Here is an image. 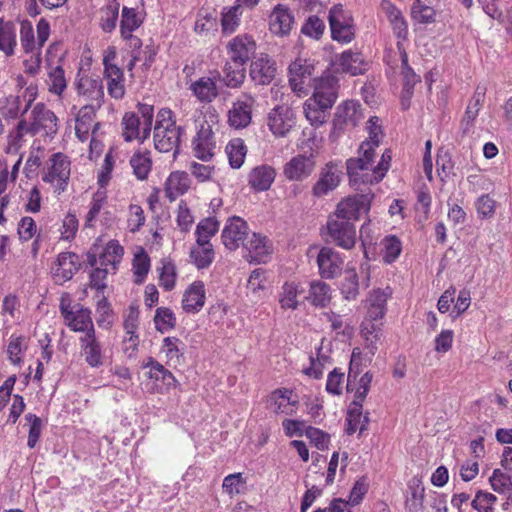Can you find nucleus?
I'll return each mask as SVG.
<instances>
[{
	"label": "nucleus",
	"mask_w": 512,
	"mask_h": 512,
	"mask_svg": "<svg viewBox=\"0 0 512 512\" xmlns=\"http://www.w3.org/2000/svg\"><path fill=\"white\" fill-rule=\"evenodd\" d=\"M327 230L328 235L337 246L347 250L355 246L356 229L351 222L330 217L327 221Z\"/></svg>",
	"instance_id": "6"
},
{
	"label": "nucleus",
	"mask_w": 512,
	"mask_h": 512,
	"mask_svg": "<svg viewBox=\"0 0 512 512\" xmlns=\"http://www.w3.org/2000/svg\"><path fill=\"white\" fill-rule=\"evenodd\" d=\"M226 153L230 166L234 169L240 168L244 163L247 153L244 141L240 138L230 140L226 146Z\"/></svg>",
	"instance_id": "42"
},
{
	"label": "nucleus",
	"mask_w": 512,
	"mask_h": 512,
	"mask_svg": "<svg viewBox=\"0 0 512 512\" xmlns=\"http://www.w3.org/2000/svg\"><path fill=\"white\" fill-rule=\"evenodd\" d=\"M385 253L383 259L386 263L394 262L401 253V242L396 236H389L384 239Z\"/></svg>",
	"instance_id": "63"
},
{
	"label": "nucleus",
	"mask_w": 512,
	"mask_h": 512,
	"mask_svg": "<svg viewBox=\"0 0 512 512\" xmlns=\"http://www.w3.org/2000/svg\"><path fill=\"white\" fill-rule=\"evenodd\" d=\"M339 79L331 72H325L314 80V91L310 98L332 108L338 98Z\"/></svg>",
	"instance_id": "10"
},
{
	"label": "nucleus",
	"mask_w": 512,
	"mask_h": 512,
	"mask_svg": "<svg viewBox=\"0 0 512 512\" xmlns=\"http://www.w3.org/2000/svg\"><path fill=\"white\" fill-rule=\"evenodd\" d=\"M496 501L497 497L494 494L478 491L471 505L479 512H493L492 506Z\"/></svg>",
	"instance_id": "61"
},
{
	"label": "nucleus",
	"mask_w": 512,
	"mask_h": 512,
	"mask_svg": "<svg viewBox=\"0 0 512 512\" xmlns=\"http://www.w3.org/2000/svg\"><path fill=\"white\" fill-rule=\"evenodd\" d=\"M390 292L382 289L373 290L367 299V317L372 321L380 320L386 313V302Z\"/></svg>",
	"instance_id": "31"
},
{
	"label": "nucleus",
	"mask_w": 512,
	"mask_h": 512,
	"mask_svg": "<svg viewBox=\"0 0 512 512\" xmlns=\"http://www.w3.org/2000/svg\"><path fill=\"white\" fill-rule=\"evenodd\" d=\"M253 104L254 99L246 94L237 99L228 112L230 126L236 129L247 127L251 123Z\"/></svg>",
	"instance_id": "19"
},
{
	"label": "nucleus",
	"mask_w": 512,
	"mask_h": 512,
	"mask_svg": "<svg viewBox=\"0 0 512 512\" xmlns=\"http://www.w3.org/2000/svg\"><path fill=\"white\" fill-rule=\"evenodd\" d=\"M338 65L343 72L353 76L363 74L366 70L362 54L352 50L344 51L340 55Z\"/></svg>",
	"instance_id": "34"
},
{
	"label": "nucleus",
	"mask_w": 512,
	"mask_h": 512,
	"mask_svg": "<svg viewBox=\"0 0 512 512\" xmlns=\"http://www.w3.org/2000/svg\"><path fill=\"white\" fill-rule=\"evenodd\" d=\"M205 303V287L203 282H194L184 293L182 306L186 312H198Z\"/></svg>",
	"instance_id": "28"
},
{
	"label": "nucleus",
	"mask_w": 512,
	"mask_h": 512,
	"mask_svg": "<svg viewBox=\"0 0 512 512\" xmlns=\"http://www.w3.org/2000/svg\"><path fill=\"white\" fill-rule=\"evenodd\" d=\"M183 133V127L176 125V120L170 109L163 108L157 113L153 135L156 150L162 153L173 151L176 155Z\"/></svg>",
	"instance_id": "2"
},
{
	"label": "nucleus",
	"mask_w": 512,
	"mask_h": 512,
	"mask_svg": "<svg viewBox=\"0 0 512 512\" xmlns=\"http://www.w3.org/2000/svg\"><path fill=\"white\" fill-rule=\"evenodd\" d=\"M65 323L71 330L85 334L94 329L91 311L88 308L79 307Z\"/></svg>",
	"instance_id": "40"
},
{
	"label": "nucleus",
	"mask_w": 512,
	"mask_h": 512,
	"mask_svg": "<svg viewBox=\"0 0 512 512\" xmlns=\"http://www.w3.org/2000/svg\"><path fill=\"white\" fill-rule=\"evenodd\" d=\"M220 227L215 217L202 219L196 226L195 236L197 244H211L210 239L216 235Z\"/></svg>",
	"instance_id": "39"
},
{
	"label": "nucleus",
	"mask_w": 512,
	"mask_h": 512,
	"mask_svg": "<svg viewBox=\"0 0 512 512\" xmlns=\"http://www.w3.org/2000/svg\"><path fill=\"white\" fill-rule=\"evenodd\" d=\"M50 161L52 163L51 167L48 173L43 176V181L56 184L57 191L59 193L63 192L70 177V161L62 153L53 154Z\"/></svg>",
	"instance_id": "12"
},
{
	"label": "nucleus",
	"mask_w": 512,
	"mask_h": 512,
	"mask_svg": "<svg viewBox=\"0 0 512 512\" xmlns=\"http://www.w3.org/2000/svg\"><path fill=\"white\" fill-rule=\"evenodd\" d=\"M130 165L136 178L145 180L151 171L152 161L148 153L136 152L130 159Z\"/></svg>",
	"instance_id": "45"
},
{
	"label": "nucleus",
	"mask_w": 512,
	"mask_h": 512,
	"mask_svg": "<svg viewBox=\"0 0 512 512\" xmlns=\"http://www.w3.org/2000/svg\"><path fill=\"white\" fill-rule=\"evenodd\" d=\"M340 290L346 300L356 299L359 294V282L357 273L354 269H348L345 271Z\"/></svg>",
	"instance_id": "51"
},
{
	"label": "nucleus",
	"mask_w": 512,
	"mask_h": 512,
	"mask_svg": "<svg viewBox=\"0 0 512 512\" xmlns=\"http://www.w3.org/2000/svg\"><path fill=\"white\" fill-rule=\"evenodd\" d=\"M436 12L432 6L425 4L423 0H416L411 7V17L421 24H430L435 21Z\"/></svg>",
	"instance_id": "49"
},
{
	"label": "nucleus",
	"mask_w": 512,
	"mask_h": 512,
	"mask_svg": "<svg viewBox=\"0 0 512 512\" xmlns=\"http://www.w3.org/2000/svg\"><path fill=\"white\" fill-rule=\"evenodd\" d=\"M190 187V179L185 172H172L165 184V195L172 202Z\"/></svg>",
	"instance_id": "30"
},
{
	"label": "nucleus",
	"mask_w": 512,
	"mask_h": 512,
	"mask_svg": "<svg viewBox=\"0 0 512 512\" xmlns=\"http://www.w3.org/2000/svg\"><path fill=\"white\" fill-rule=\"evenodd\" d=\"M305 436L313 443L319 450H325L328 448L330 436L326 432L308 426L305 430Z\"/></svg>",
	"instance_id": "62"
},
{
	"label": "nucleus",
	"mask_w": 512,
	"mask_h": 512,
	"mask_svg": "<svg viewBox=\"0 0 512 512\" xmlns=\"http://www.w3.org/2000/svg\"><path fill=\"white\" fill-rule=\"evenodd\" d=\"M154 323L157 331L166 333L175 327L176 317L171 309L159 307L155 312Z\"/></svg>",
	"instance_id": "50"
},
{
	"label": "nucleus",
	"mask_w": 512,
	"mask_h": 512,
	"mask_svg": "<svg viewBox=\"0 0 512 512\" xmlns=\"http://www.w3.org/2000/svg\"><path fill=\"white\" fill-rule=\"evenodd\" d=\"M80 343L86 363L92 368L102 366V346L96 338L95 329L89 330L88 333L81 337Z\"/></svg>",
	"instance_id": "22"
},
{
	"label": "nucleus",
	"mask_w": 512,
	"mask_h": 512,
	"mask_svg": "<svg viewBox=\"0 0 512 512\" xmlns=\"http://www.w3.org/2000/svg\"><path fill=\"white\" fill-rule=\"evenodd\" d=\"M123 253L124 249L117 241H110L99 257V265L104 268L110 265L115 270L122 259Z\"/></svg>",
	"instance_id": "41"
},
{
	"label": "nucleus",
	"mask_w": 512,
	"mask_h": 512,
	"mask_svg": "<svg viewBox=\"0 0 512 512\" xmlns=\"http://www.w3.org/2000/svg\"><path fill=\"white\" fill-rule=\"evenodd\" d=\"M123 137L125 141L130 142L137 138H140V118L137 114L129 112L125 113L122 119Z\"/></svg>",
	"instance_id": "53"
},
{
	"label": "nucleus",
	"mask_w": 512,
	"mask_h": 512,
	"mask_svg": "<svg viewBox=\"0 0 512 512\" xmlns=\"http://www.w3.org/2000/svg\"><path fill=\"white\" fill-rule=\"evenodd\" d=\"M267 125L278 137H284L295 125V114L287 106H277L268 114Z\"/></svg>",
	"instance_id": "16"
},
{
	"label": "nucleus",
	"mask_w": 512,
	"mask_h": 512,
	"mask_svg": "<svg viewBox=\"0 0 512 512\" xmlns=\"http://www.w3.org/2000/svg\"><path fill=\"white\" fill-rule=\"evenodd\" d=\"M369 210L370 199L367 195L361 194L342 200L337 205L332 217L350 222L351 220H358L362 214H367Z\"/></svg>",
	"instance_id": "8"
},
{
	"label": "nucleus",
	"mask_w": 512,
	"mask_h": 512,
	"mask_svg": "<svg viewBox=\"0 0 512 512\" xmlns=\"http://www.w3.org/2000/svg\"><path fill=\"white\" fill-rule=\"evenodd\" d=\"M150 259L145 253L135 255L133 260V271L136 284H142L149 272Z\"/></svg>",
	"instance_id": "59"
},
{
	"label": "nucleus",
	"mask_w": 512,
	"mask_h": 512,
	"mask_svg": "<svg viewBox=\"0 0 512 512\" xmlns=\"http://www.w3.org/2000/svg\"><path fill=\"white\" fill-rule=\"evenodd\" d=\"M328 21L334 41L347 44L354 40L356 34L354 18L342 4H335L330 8Z\"/></svg>",
	"instance_id": "3"
},
{
	"label": "nucleus",
	"mask_w": 512,
	"mask_h": 512,
	"mask_svg": "<svg viewBox=\"0 0 512 512\" xmlns=\"http://www.w3.org/2000/svg\"><path fill=\"white\" fill-rule=\"evenodd\" d=\"M184 344L176 337H166L163 340V352L165 353L168 362L174 364L180 363V358L183 357Z\"/></svg>",
	"instance_id": "54"
},
{
	"label": "nucleus",
	"mask_w": 512,
	"mask_h": 512,
	"mask_svg": "<svg viewBox=\"0 0 512 512\" xmlns=\"http://www.w3.org/2000/svg\"><path fill=\"white\" fill-rule=\"evenodd\" d=\"M20 97L9 95L0 98V113L5 119H16L20 111Z\"/></svg>",
	"instance_id": "56"
},
{
	"label": "nucleus",
	"mask_w": 512,
	"mask_h": 512,
	"mask_svg": "<svg viewBox=\"0 0 512 512\" xmlns=\"http://www.w3.org/2000/svg\"><path fill=\"white\" fill-rule=\"evenodd\" d=\"M341 174L342 171L337 164L327 163L320 171L319 179L312 188V194L315 197H322L336 189L341 181Z\"/></svg>",
	"instance_id": "18"
},
{
	"label": "nucleus",
	"mask_w": 512,
	"mask_h": 512,
	"mask_svg": "<svg viewBox=\"0 0 512 512\" xmlns=\"http://www.w3.org/2000/svg\"><path fill=\"white\" fill-rule=\"evenodd\" d=\"M292 391L289 389H277L271 395L272 406L276 413L286 412L287 405H295L296 401H291Z\"/></svg>",
	"instance_id": "60"
},
{
	"label": "nucleus",
	"mask_w": 512,
	"mask_h": 512,
	"mask_svg": "<svg viewBox=\"0 0 512 512\" xmlns=\"http://www.w3.org/2000/svg\"><path fill=\"white\" fill-rule=\"evenodd\" d=\"M294 17L292 12L284 5L278 4L270 14V31L278 36H285L290 33Z\"/></svg>",
	"instance_id": "24"
},
{
	"label": "nucleus",
	"mask_w": 512,
	"mask_h": 512,
	"mask_svg": "<svg viewBox=\"0 0 512 512\" xmlns=\"http://www.w3.org/2000/svg\"><path fill=\"white\" fill-rule=\"evenodd\" d=\"M313 66L306 59H296L289 66V83L293 91L301 92L304 81L312 75Z\"/></svg>",
	"instance_id": "26"
},
{
	"label": "nucleus",
	"mask_w": 512,
	"mask_h": 512,
	"mask_svg": "<svg viewBox=\"0 0 512 512\" xmlns=\"http://www.w3.org/2000/svg\"><path fill=\"white\" fill-rule=\"evenodd\" d=\"M242 8L236 4L228 9L224 8L221 18V26L224 34H232L240 24Z\"/></svg>",
	"instance_id": "47"
},
{
	"label": "nucleus",
	"mask_w": 512,
	"mask_h": 512,
	"mask_svg": "<svg viewBox=\"0 0 512 512\" xmlns=\"http://www.w3.org/2000/svg\"><path fill=\"white\" fill-rule=\"evenodd\" d=\"M138 318V308L131 305L124 320V329L130 336L125 338L124 343H131L132 351L137 350L138 346V335L135 334V331L138 327Z\"/></svg>",
	"instance_id": "44"
},
{
	"label": "nucleus",
	"mask_w": 512,
	"mask_h": 512,
	"mask_svg": "<svg viewBox=\"0 0 512 512\" xmlns=\"http://www.w3.org/2000/svg\"><path fill=\"white\" fill-rule=\"evenodd\" d=\"M217 74L228 88H239L246 78V66L226 60L222 74Z\"/></svg>",
	"instance_id": "29"
},
{
	"label": "nucleus",
	"mask_w": 512,
	"mask_h": 512,
	"mask_svg": "<svg viewBox=\"0 0 512 512\" xmlns=\"http://www.w3.org/2000/svg\"><path fill=\"white\" fill-rule=\"evenodd\" d=\"M325 31V24L316 15L309 16L302 25L301 32L311 38L319 39Z\"/></svg>",
	"instance_id": "57"
},
{
	"label": "nucleus",
	"mask_w": 512,
	"mask_h": 512,
	"mask_svg": "<svg viewBox=\"0 0 512 512\" xmlns=\"http://www.w3.org/2000/svg\"><path fill=\"white\" fill-rule=\"evenodd\" d=\"M298 289L295 283L286 282L279 294V303L282 309L295 310L298 307Z\"/></svg>",
	"instance_id": "55"
},
{
	"label": "nucleus",
	"mask_w": 512,
	"mask_h": 512,
	"mask_svg": "<svg viewBox=\"0 0 512 512\" xmlns=\"http://www.w3.org/2000/svg\"><path fill=\"white\" fill-rule=\"evenodd\" d=\"M256 42L248 34L237 35L226 45L227 60L241 65H247L256 51Z\"/></svg>",
	"instance_id": "5"
},
{
	"label": "nucleus",
	"mask_w": 512,
	"mask_h": 512,
	"mask_svg": "<svg viewBox=\"0 0 512 512\" xmlns=\"http://www.w3.org/2000/svg\"><path fill=\"white\" fill-rule=\"evenodd\" d=\"M81 264L79 256L73 252L60 253L51 267L52 278L57 285L72 279Z\"/></svg>",
	"instance_id": "9"
},
{
	"label": "nucleus",
	"mask_w": 512,
	"mask_h": 512,
	"mask_svg": "<svg viewBox=\"0 0 512 512\" xmlns=\"http://www.w3.org/2000/svg\"><path fill=\"white\" fill-rule=\"evenodd\" d=\"M76 89L79 95L86 97L91 101V105L100 108L104 102V86L100 78L82 76L76 83Z\"/></svg>",
	"instance_id": "20"
},
{
	"label": "nucleus",
	"mask_w": 512,
	"mask_h": 512,
	"mask_svg": "<svg viewBox=\"0 0 512 512\" xmlns=\"http://www.w3.org/2000/svg\"><path fill=\"white\" fill-rule=\"evenodd\" d=\"M119 3L116 0H111L105 7L100 11V26L104 32H111L115 29L118 14H119Z\"/></svg>",
	"instance_id": "46"
},
{
	"label": "nucleus",
	"mask_w": 512,
	"mask_h": 512,
	"mask_svg": "<svg viewBox=\"0 0 512 512\" xmlns=\"http://www.w3.org/2000/svg\"><path fill=\"white\" fill-rule=\"evenodd\" d=\"M16 40V26L12 21H5L0 18V51L6 56L14 54Z\"/></svg>",
	"instance_id": "36"
},
{
	"label": "nucleus",
	"mask_w": 512,
	"mask_h": 512,
	"mask_svg": "<svg viewBox=\"0 0 512 512\" xmlns=\"http://www.w3.org/2000/svg\"><path fill=\"white\" fill-rule=\"evenodd\" d=\"M492 489L500 494H512V470L495 469L489 478Z\"/></svg>",
	"instance_id": "43"
},
{
	"label": "nucleus",
	"mask_w": 512,
	"mask_h": 512,
	"mask_svg": "<svg viewBox=\"0 0 512 512\" xmlns=\"http://www.w3.org/2000/svg\"><path fill=\"white\" fill-rule=\"evenodd\" d=\"M377 131L378 129L374 128L370 139L362 142L358 150L359 156L350 158L346 162L349 181L353 186L380 182L390 167L392 156L389 149L384 151L377 166H373L375 148L380 143L379 139H377Z\"/></svg>",
	"instance_id": "1"
},
{
	"label": "nucleus",
	"mask_w": 512,
	"mask_h": 512,
	"mask_svg": "<svg viewBox=\"0 0 512 512\" xmlns=\"http://www.w3.org/2000/svg\"><path fill=\"white\" fill-rule=\"evenodd\" d=\"M243 248L247 251L245 257L248 261L256 263H266L272 252L270 240L258 233H252L243 243Z\"/></svg>",
	"instance_id": "17"
},
{
	"label": "nucleus",
	"mask_w": 512,
	"mask_h": 512,
	"mask_svg": "<svg viewBox=\"0 0 512 512\" xmlns=\"http://www.w3.org/2000/svg\"><path fill=\"white\" fill-rule=\"evenodd\" d=\"M317 264L320 275L326 279L336 277L343 265L340 255L330 247H323L318 254Z\"/></svg>",
	"instance_id": "21"
},
{
	"label": "nucleus",
	"mask_w": 512,
	"mask_h": 512,
	"mask_svg": "<svg viewBox=\"0 0 512 512\" xmlns=\"http://www.w3.org/2000/svg\"><path fill=\"white\" fill-rule=\"evenodd\" d=\"M31 121L28 122L29 134L35 136L41 130H45L47 135L57 132V117L49 110L45 104L37 103L31 110Z\"/></svg>",
	"instance_id": "7"
},
{
	"label": "nucleus",
	"mask_w": 512,
	"mask_h": 512,
	"mask_svg": "<svg viewBox=\"0 0 512 512\" xmlns=\"http://www.w3.org/2000/svg\"><path fill=\"white\" fill-rule=\"evenodd\" d=\"M303 108L307 120L314 127H319L327 121L329 110L331 109L321 103V101H316L312 98H308L305 101Z\"/></svg>",
	"instance_id": "32"
},
{
	"label": "nucleus",
	"mask_w": 512,
	"mask_h": 512,
	"mask_svg": "<svg viewBox=\"0 0 512 512\" xmlns=\"http://www.w3.org/2000/svg\"><path fill=\"white\" fill-rule=\"evenodd\" d=\"M190 90L201 102L210 103L218 96L216 82L210 77H201L190 85Z\"/></svg>",
	"instance_id": "33"
},
{
	"label": "nucleus",
	"mask_w": 512,
	"mask_h": 512,
	"mask_svg": "<svg viewBox=\"0 0 512 512\" xmlns=\"http://www.w3.org/2000/svg\"><path fill=\"white\" fill-rule=\"evenodd\" d=\"M276 177V171L272 166L263 164L254 167L248 175V184L257 191H267Z\"/></svg>",
	"instance_id": "25"
},
{
	"label": "nucleus",
	"mask_w": 512,
	"mask_h": 512,
	"mask_svg": "<svg viewBox=\"0 0 512 512\" xmlns=\"http://www.w3.org/2000/svg\"><path fill=\"white\" fill-rule=\"evenodd\" d=\"M249 237V227L247 223L240 217L233 216L228 219L221 238L224 246L233 251L246 242Z\"/></svg>",
	"instance_id": "11"
},
{
	"label": "nucleus",
	"mask_w": 512,
	"mask_h": 512,
	"mask_svg": "<svg viewBox=\"0 0 512 512\" xmlns=\"http://www.w3.org/2000/svg\"><path fill=\"white\" fill-rule=\"evenodd\" d=\"M307 299L313 306L321 308L326 307L331 301L330 286L321 280L312 281L310 283Z\"/></svg>",
	"instance_id": "37"
},
{
	"label": "nucleus",
	"mask_w": 512,
	"mask_h": 512,
	"mask_svg": "<svg viewBox=\"0 0 512 512\" xmlns=\"http://www.w3.org/2000/svg\"><path fill=\"white\" fill-rule=\"evenodd\" d=\"M189 257L197 269L208 268L215 259V251L212 244H197L191 247Z\"/></svg>",
	"instance_id": "35"
},
{
	"label": "nucleus",
	"mask_w": 512,
	"mask_h": 512,
	"mask_svg": "<svg viewBox=\"0 0 512 512\" xmlns=\"http://www.w3.org/2000/svg\"><path fill=\"white\" fill-rule=\"evenodd\" d=\"M143 19L134 8L123 7L120 22L121 35H130L141 26Z\"/></svg>",
	"instance_id": "48"
},
{
	"label": "nucleus",
	"mask_w": 512,
	"mask_h": 512,
	"mask_svg": "<svg viewBox=\"0 0 512 512\" xmlns=\"http://www.w3.org/2000/svg\"><path fill=\"white\" fill-rule=\"evenodd\" d=\"M361 104L354 100H346L339 104L332 120L329 138L336 141L347 129L354 128L362 120Z\"/></svg>",
	"instance_id": "4"
},
{
	"label": "nucleus",
	"mask_w": 512,
	"mask_h": 512,
	"mask_svg": "<svg viewBox=\"0 0 512 512\" xmlns=\"http://www.w3.org/2000/svg\"><path fill=\"white\" fill-rule=\"evenodd\" d=\"M410 497L406 499V508L409 512H420L424 508L425 488L418 477H413L408 483Z\"/></svg>",
	"instance_id": "38"
},
{
	"label": "nucleus",
	"mask_w": 512,
	"mask_h": 512,
	"mask_svg": "<svg viewBox=\"0 0 512 512\" xmlns=\"http://www.w3.org/2000/svg\"><path fill=\"white\" fill-rule=\"evenodd\" d=\"M20 41L25 52H32L36 47L34 30L29 21H23L20 29Z\"/></svg>",
	"instance_id": "64"
},
{
	"label": "nucleus",
	"mask_w": 512,
	"mask_h": 512,
	"mask_svg": "<svg viewBox=\"0 0 512 512\" xmlns=\"http://www.w3.org/2000/svg\"><path fill=\"white\" fill-rule=\"evenodd\" d=\"M315 170V160L312 155L298 154L292 157L283 167L284 176L290 181H303Z\"/></svg>",
	"instance_id": "15"
},
{
	"label": "nucleus",
	"mask_w": 512,
	"mask_h": 512,
	"mask_svg": "<svg viewBox=\"0 0 512 512\" xmlns=\"http://www.w3.org/2000/svg\"><path fill=\"white\" fill-rule=\"evenodd\" d=\"M475 207L480 219H489L495 214L496 201L489 194H483L476 200Z\"/></svg>",
	"instance_id": "58"
},
{
	"label": "nucleus",
	"mask_w": 512,
	"mask_h": 512,
	"mask_svg": "<svg viewBox=\"0 0 512 512\" xmlns=\"http://www.w3.org/2000/svg\"><path fill=\"white\" fill-rule=\"evenodd\" d=\"M49 91L58 96L62 95L67 87L65 72L61 65L51 67L48 72Z\"/></svg>",
	"instance_id": "52"
},
{
	"label": "nucleus",
	"mask_w": 512,
	"mask_h": 512,
	"mask_svg": "<svg viewBox=\"0 0 512 512\" xmlns=\"http://www.w3.org/2000/svg\"><path fill=\"white\" fill-rule=\"evenodd\" d=\"M276 63L268 54L254 57L250 65V77L256 85H269L276 76Z\"/></svg>",
	"instance_id": "14"
},
{
	"label": "nucleus",
	"mask_w": 512,
	"mask_h": 512,
	"mask_svg": "<svg viewBox=\"0 0 512 512\" xmlns=\"http://www.w3.org/2000/svg\"><path fill=\"white\" fill-rule=\"evenodd\" d=\"M103 76L107 80L108 94L116 100L122 99L125 95L123 70L118 66H108Z\"/></svg>",
	"instance_id": "27"
},
{
	"label": "nucleus",
	"mask_w": 512,
	"mask_h": 512,
	"mask_svg": "<svg viewBox=\"0 0 512 512\" xmlns=\"http://www.w3.org/2000/svg\"><path fill=\"white\" fill-rule=\"evenodd\" d=\"M98 109L99 108H96L95 105L87 104L81 107L78 111L76 117L75 132L81 141H86L88 139V135L91 129L92 134H94L99 128L100 123H93L96 116V111Z\"/></svg>",
	"instance_id": "23"
},
{
	"label": "nucleus",
	"mask_w": 512,
	"mask_h": 512,
	"mask_svg": "<svg viewBox=\"0 0 512 512\" xmlns=\"http://www.w3.org/2000/svg\"><path fill=\"white\" fill-rule=\"evenodd\" d=\"M215 146L212 127L207 121H203L192 141L194 155L202 161H209L214 155Z\"/></svg>",
	"instance_id": "13"
}]
</instances>
